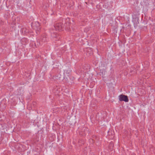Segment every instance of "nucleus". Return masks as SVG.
<instances>
[{
    "label": "nucleus",
    "instance_id": "nucleus-1",
    "mask_svg": "<svg viewBox=\"0 0 155 155\" xmlns=\"http://www.w3.org/2000/svg\"><path fill=\"white\" fill-rule=\"evenodd\" d=\"M118 97L119 100L120 101H124L125 102H127L129 101L127 96L123 94L119 95Z\"/></svg>",
    "mask_w": 155,
    "mask_h": 155
},
{
    "label": "nucleus",
    "instance_id": "nucleus-2",
    "mask_svg": "<svg viewBox=\"0 0 155 155\" xmlns=\"http://www.w3.org/2000/svg\"><path fill=\"white\" fill-rule=\"evenodd\" d=\"M33 27L36 31L37 33L38 32L40 29V24L38 22H36L33 25Z\"/></svg>",
    "mask_w": 155,
    "mask_h": 155
},
{
    "label": "nucleus",
    "instance_id": "nucleus-3",
    "mask_svg": "<svg viewBox=\"0 0 155 155\" xmlns=\"http://www.w3.org/2000/svg\"><path fill=\"white\" fill-rule=\"evenodd\" d=\"M55 30L57 31H60L62 30V24L61 23H57L54 26Z\"/></svg>",
    "mask_w": 155,
    "mask_h": 155
},
{
    "label": "nucleus",
    "instance_id": "nucleus-4",
    "mask_svg": "<svg viewBox=\"0 0 155 155\" xmlns=\"http://www.w3.org/2000/svg\"><path fill=\"white\" fill-rule=\"evenodd\" d=\"M86 129V128H84V127L83 128L84 130H85V129Z\"/></svg>",
    "mask_w": 155,
    "mask_h": 155
}]
</instances>
